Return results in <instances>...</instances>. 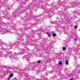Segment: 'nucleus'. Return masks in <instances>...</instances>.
<instances>
[{
	"label": "nucleus",
	"instance_id": "1",
	"mask_svg": "<svg viewBox=\"0 0 80 80\" xmlns=\"http://www.w3.org/2000/svg\"><path fill=\"white\" fill-rule=\"evenodd\" d=\"M30 42L27 41V42H23V46L24 47V49H21L19 48V50H21L20 52H18L17 54V55H20V54H24V53H25L26 51H27L29 50L28 48H27V45L28 44H29Z\"/></svg>",
	"mask_w": 80,
	"mask_h": 80
},
{
	"label": "nucleus",
	"instance_id": "2",
	"mask_svg": "<svg viewBox=\"0 0 80 80\" xmlns=\"http://www.w3.org/2000/svg\"><path fill=\"white\" fill-rule=\"evenodd\" d=\"M30 70L29 69V68H27V67H26V69H22L20 72V74L22 76H25L26 78H25L24 80H29L30 79L29 78H28V75L27 74H26L24 72H25V71H26V70Z\"/></svg>",
	"mask_w": 80,
	"mask_h": 80
},
{
	"label": "nucleus",
	"instance_id": "3",
	"mask_svg": "<svg viewBox=\"0 0 80 80\" xmlns=\"http://www.w3.org/2000/svg\"><path fill=\"white\" fill-rule=\"evenodd\" d=\"M7 56L9 57V58H13V59H17V54L15 52L12 53V52H9L7 54Z\"/></svg>",
	"mask_w": 80,
	"mask_h": 80
},
{
	"label": "nucleus",
	"instance_id": "4",
	"mask_svg": "<svg viewBox=\"0 0 80 80\" xmlns=\"http://www.w3.org/2000/svg\"><path fill=\"white\" fill-rule=\"evenodd\" d=\"M0 30V33L2 34H5V33H12L10 31H7L5 29L2 28Z\"/></svg>",
	"mask_w": 80,
	"mask_h": 80
},
{
	"label": "nucleus",
	"instance_id": "5",
	"mask_svg": "<svg viewBox=\"0 0 80 80\" xmlns=\"http://www.w3.org/2000/svg\"><path fill=\"white\" fill-rule=\"evenodd\" d=\"M20 42H17L15 43H10L9 44V47H14L15 48H16L18 46V44H19Z\"/></svg>",
	"mask_w": 80,
	"mask_h": 80
},
{
	"label": "nucleus",
	"instance_id": "6",
	"mask_svg": "<svg viewBox=\"0 0 80 80\" xmlns=\"http://www.w3.org/2000/svg\"><path fill=\"white\" fill-rule=\"evenodd\" d=\"M80 3H75L73 4V5L72 6V8H73V7H74L75 8V7H78L80 6Z\"/></svg>",
	"mask_w": 80,
	"mask_h": 80
},
{
	"label": "nucleus",
	"instance_id": "7",
	"mask_svg": "<svg viewBox=\"0 0 80 80\" xmlns=\"http://www.w3.org/2000/svg\"><path fill=\"white\" fill-rule=\"evenodd\" d=\"M22 58H26V59H27V60L28 61L30 59V56L28 55L24 56L22 57Z\"/></svg>",
	"mask_w": 80,
	"mask_h": 80
},
{
	"label": "nucleus",
	"instance_id": "8",
	"mask_svg": "<svg viewBox=\"0 0 80 80\" xmlns=\"http://www.w3.org/2000/svg\"><path fill=\"white\" fill-rule=\"evenodd\" d=\"M19 37H20V38L19 39L20 42H23V40H24V39H23V38H22V37H22V36H21V35H19Z\"/></svg>",
	"mask_w": 80,
	"mask_h": 80
},
{
	"label": "nucleus",
	"instance_id": "9",
	"mask_svg": "<svg viewBox=\"0 0 80 80\" xmlns=\"http://www.w3.org/2000/svg\"><path fill=\"white\" fill-rule=\"evenodd\" d=\"M20 10H19V12H20L21 13H22L23 12H23V10H24V8H22H22L21 7H20L19 8Z\"/></svg>",
	"mask_w": 80,
	"mask_h": 80
},
{
	"label": "nucleus",
	"instance_id": "10",
	"mask_svg": "<svg viewBox=\"0 0 80 80\" xmlns=\"http://www.w3.org/2000/svg\"><path fill=\"white\" fill-rule=\"evenodd\" d=\"M47 12H48V13H49L48 15H52V12H50V11L48 10H47Z\"/></svg>",
	"mask_w": 80,
	"mask_h": 80
},
{
	"label": "nucleus",
	"instance_id": "11",
	"mask_svg": "<svg viewBox=\"0 0 80 80\" xmlns=\"http://www.w3.org/2000/svg\"><path fill=\"white\" fill-rule=\"evenodd\" d=\"M13 14L14 17H17V14L15 13V12H13Z\"/></svg>",
	"mask_w": 80,
	"mask_h": 80
},
{
	"label": "nucleus",
	"instance_id": "12",
	"mask_svg": "<svg viewBox=\"0 0 80 80\" xmlns=\"http://www.w3.org/2000/svg\"><path fill=\"white\" fill-rule=\"evenodd\" d=\"M14 75H13V73H11L9 75V76L11 78H12V77H13Z\"/></svg>",
	"mask_w": 80,
	"mask_h": 80
},
{
	"label": "nucleus",
	"instance_id": "13",
	"mask_svg": "<svg viewBox=\"0 0 80 80\" xmlns=\"http://www.w3.org/2000/svg\"><path fill=\"white\" fill-rule=\"evenodd\" d=\"M26 1H27L26 0H22V3L24 4V3H25V2H26Z\"/></svg>",
	"mask_w": 80,
	"mask_h": 80
},
{
	"label": "nucleus",
	"instance_id": "14",
	"mask_svg": "<svg viewBox=\"0 0 80 80\" xmlns=\"http://www.w3.org/2000/svg\"><path fill=\"white\" fill-rule=\"evenodd\" d=\"M46 34L48 35V37H50L51 36V35H50V34L49 33V32H47L46 33Z\"/></svg>",
	"mask_w": 80,
	"mask_h": 80
},
{
	"label": "nucleus",
	"instance_id": "15",
	"mask_svg": "<svg viewBox=\"0 0 80 80\" xmlns=\"http://www.w3.org/2000/svg\"><path fill=\"white\" fill-rule=\"evenodd\" d=\"M0 44H2V45H4V43L2 42L1 40H0Z\"/></svg>",
	"mask_w": 80,
	"mask_h": 80
},
{
	"label": "nucleus",
	"instance_id": "16",
	"mask_svg": "<svg viewBox=\"0 0 80 80\" xmlns=\"http://www.w3.org/2000/svg\"><path fill=\"white\" fill-rule=\"evenodd\" d=\"M59 65H62V62L61 61H60L59 62Z\"/></svg>",
	"mask_w": 80,
	"mask_h": 80
},
{
	"label": "nucleus",
	"instance_id": "17",
	"mask_svg": "<svg viewBox=\"0 0 80 80\" xmlns=\"http://www.w3.org/2000/svg\"><path fill=\"white\" fill-rule=\"evenodd\" d=\"M1 2V5H4L5 2Z\"/></svg>",
	"mask_w": 80,
	"mask_h": 80
},
{
	"label": "nucleus",
	"instance_id": "18",
	"mask_svg": "<svg viewBox=\"0 0 80 80\" xmlns=\"http://www.w3.org/2000/svg\"><path fill=\"white\" fill-rule=\"evenodd\" d=\"M66 64L67 65L68 64V60H66Z\"/></svg>",
	"mask_w": 80,
	"mask_h": 80
},
{
	"label": "nucleus",
	"instance_id": "19",
	"mask_svg": "<svg viewBox=\"0 0 80 80\" xmlns=\"http://www.w3.org/2000/svg\"><path fill=\"white\" fill-rule=\"evenodd\" d=\"M77 28H78V26H75L74 27V29L77 30Z\"/></svg>",
	"mask_w": 80,
	"mask_h": 80
},
{
	"label": "nucleus",
	"instance_id": "20",
	"mask_svg": "<svg viewBox=\"0 0 80 80\" xmlns=\"http://www.w3.org/2000/svg\"><path fill=\"white\" fill-rule=\"evenodd\" d=\"M11 77H10L9 76L7 78V79H8V80H10V79H11Z\"/></svg>",
	"mask_w": 80,
	"mask_h": 80
},
{
	"label": "nucleus",
	"instance_id": "21",
	"mask_svg": "<svg viewBox=\"0 0 80 80\" xmlns=\"http://www.w3.org/2000/svg\"><path fill=\"white\" fill-rule=\"evenodd\" d=\"M76 13H77V14H79V15H80V11H79L78 12H77Z\"/></svg>",
	"mask_w": 80,
	"mask_h": 80
},
{
	"label": "nucleus",
	"instance_id": "22",
	"mask_svg": "<svg viewBox=\"0 0 80 80\" xmlns=\"http://www.w3.org/2000/svg\"><path fill=\"white\" fill-rule=\"evenodd\" d=\"M38 63H41V61H40V60L38 61Z\"/></svg>",
	"mask_w": 80,
	"mask_h": 80
},
{
	"label": "nucleus",
	"instance_id": "23",
	"mask_svg": "<svg viewBox=\"0 0 80 80\" xmlns=\"http://www.w3.org/2000/svg\"><path fill=\"white\" fill-rule=\"evenodd\" d=\"M63 50H66V48H65V47H64L63 48Z\"/></svg>",
	"mask_w": 80,
	"mask_h": 80
},
{
	"label": "nucleus",
	"instance_id": "24",
	"mask_svg": "<svg viewBox=\"0 0 80 80\" xmlns=\"http://www.w3.org/2000/svg\"><path fill=\"white\" fill-rule=\"evenodd\" d=\"M31 27H35V25L32 24V25H31Z\"/></svg>",
	"mask_w": 80,
	"mask_h": 80
},
{
	"label": "nucleus",
	"instance_id": "25",
	"mask_svg": "<svg viewBox=\"0 0 80 80\" xmlns=\"http://www.w3.org/2000/svg\"><path fill=\"white\" fill-rule=\"evenodd\" d=\"M53 37H56L57 36V35H56V34L54 33L53 34Z\"/></svg>",
	"mask_w": 80,
	"mask_h": 80
},
{
	"label": "nucleus",
	"instance_id": "26",
	"mask_svg": "<svg viewBox=\"0 0 80 80\" xmlns=\"http://www.w3.org/2000/svg\"><path fill=\"white\" fill-rule=\"evenodd\" d=\"M61 5H65V3L62 2L61 4Z\"/></svg>",
	"mask_w": 80,
	"mask_h": 80
},
{
	"label": "nucleus",
	"instance_id": "27",
	"mask_svg": "<svg viewBox=\"0 0 80 80\" xmlns=\"http://www.w3.org/2000/svg\"><path fill=\"white\" fill-rule=\"evenodd\" d=\"M52 24H54V23H55V22H52Z\"/></svg>",
	"mask_w": 80,
	"mask_h": 80
},
{
	"label": "nucleus",
	"instance_id": "28",
	"mask_svg": "<svg viewBox=\"0 0 80 80\" xmlns=\"http://www.w3.org/2000/svg\"><path fill=\"white\" fill-rule=\"evenodd\" d=\"M21 30L22 31L21 32H23V29H21Z\"/></svg>",
	"mask_w": 80,
	"mask_h": 80
},
{
	"label": "nucleus",
	"instance_id": "29",
	"mask_svg": "<svg viewBox=\"0 0 80 80\" xmlns=\"http://www.w3.org/2000/svg\"><path fill=\"white\" fill-rule=\"evenodd\" d=\"M50 48H48V50H50Z\"/></svg>",
	"mask_w": 80,
	"mask_h": 80
},
{
	"label": "nucleus",
	"instance_id": "30",
	"mask_svg": "<svg viewBox=\"0 0 80 80\" xmlns=\"http://www.w3.org/2000/svg\"><path fill=\"white\" fill-rule=\"evenodd\" d=\"M77 39L76 38H75V41H77Z\"/></svg>",
	"mask_w": 80,
	"mask_h": 80
},
{
	"label": "nucleus",
	"instance_id": "31",
	"mask_svg": "<svg viewBox=\"0 0 80 80\" xmlns=\"http://www.w3.org/2000/svg\"><path fill=\"white\" fill-rule=\"evenodd\" d=\"M61 59H62V57H60V58H59V60H60Z\"/></svg>",
	"mask_w": 80,
	"mask_h": 80
},
{
	"label": "nucleus",
	"instance_id": "32",
	"mask_svg": "<svg viewBox=\"0 0 80 80\" xmlns=\"http://www.w3.org/2000/svg\"><path fill=\"white\" fill-rule=\"evenodd\" d=\"M42 77L43 78H44V77H45V76H44V75L42 76Z\"/></svg>",
	"mask_w": 80,
	"mask_h": 80
},
{
	"label": "nucleus",
	"instance_id": "33",
	"mask_svg": "<svg viewBox=\"0 0 80 80\" xmlns=\"http://www.w3.org/2000/svg\"><path fill=\"white\" fill-rule=\"evenodd\" d=\"M35 45V44H31V45L32 46V45Z\"/></svg>",
	"mask_w": 80,
	"mask_h": 80
},
{
	"label": "nucleus",
	"instance_id": "34",
	"mask_svg": "<svg viewBox=\"0 0 80 80\" xmlns=\"http://www.w3.org/2000/svg\"><path fill=\"white\" fill-rule=\"evenodd\" d=\"M40 21H41V20H39V21L40 22Z\"/></svg>",
	"mask_w": 80,
	"mask_h": 80
},
{
	"label": "nucleus",
	"instance_id": "35",
	"mask_svg": "<svg viewBox=\"0 0 80 80\" xmlns=\"http://www.w3.org/2000/svg\"><path fill=\"white\" fill-rule=\"evenodd\" d=\"M41 30H39V31H41Z\"/></svg>",
	"mask_w": 80,
	"mask_h": 80
}]
</instances>
